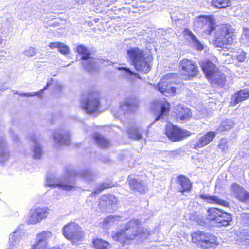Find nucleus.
Listing matches in <instances>:
<instances>
[{
    "label": "nucleus",
    "mask_w": 249,
    "mask_h": 249,
    "mask_svg": "<svg viewBox=\"0 0 249 249\" xmlns=\"http://www.w3.org/2000/svg\"><path fill=\"white\" fill-rule=\"evenodd\" d=\"M198 28L202 27L207 35H211L215 30L214 44L218 47L227 48L233 44L235 38L234 29L230 25L221 24L216 26L215 20L212 15H200L194 21Z\"/></svg>",
    "instance_id": "nucleus-1"
},
{
    "label": "nucleus",
    "mask_w": 249,
    "mask_h": 249,
    "mask_svg": "<svg viewBox=\"0 0 249 249\" xmlns=\"http://www.w3.org/2000/svg\"><path fill=\"white\" fill-rule=\"evenodd\" d=\"M152 234L149 228L142 227L141 222L138 219L133 218L124 224L122 229L112 233L113 240L122 245L128 244L132 241H142Z\"/></svg>",
    "instance_id": "nucleus-2"
},
{
    "label": "nucleus",
    "mask_w": 249,
    "mask_h": 249,
    "mask_svg": "<svg viewBox=\"0 0 249 249\" xmlns=\"http://www.w3.org/2000/svg\"><path fill=\"white\" fill-rule=\"evenodd\" d=\"M73 176L79 177L87 182L90 181L92 178L90 170L83 169L77 172L73 171L67 177L60 178H56L53 175H49L46 178V185L52 188H59L67 191H71L75 187Z\"/></svg>",
    "instance_id": "nucleus-3"
},
{
    "label": "nucleus",
    "mask_w": 249,
    "mask_h": 249,
    "mask_svg": "<svg viewBox=\"0 0 249 249\" xmlns=\"http://www.w3.org/2000/svg\"><path fill=\"white\" fill-rule=\"evenodd\" d=\"M127 55L135 69L145 73L150 71V65L144 58L143 52L138 48H131L127 50Z\"/></svg>",
    "instance_id": "nucleus-4"
},
{
    "label": "nucleus",
    "mask_w": 249,
    "mask_h": 249,
    "mask_svg": "<svg viewBox=\"0 0 249 249\" xmlns=\"http://www.w3.org/2000/svg\"><path fill=\"white\" fill-rule=\"evenodd\" d=\"M62 231L65 238L74 245L80 244L85 237L81 227L75 222H71L64 226Z\"/></svg>",
    "instance_id": "nucleus-5"
},
{
    "label": "nucleus",
    "mask_w": 249,
    "mask_h": 249,
    "mask_svg": "<svg viewBox=\"0 0 249 249\" xmlns=\"http://www.w3.org/2000/svg\"><path fill=\"white\" fill-rule=\"evenodd\" d=\"M192 239L193 243L204 249H214L219 244L215 235L201 231L193 233Z\"/></svg>",
    "instance_id": "nucleus-6"
},
{
    "label": "nucleus",
    "mask_w": 249,
    "mask_h": 249,
    "mask_svg": "<svg viewBox=\"0 0 249 249\" xmlns=\"http://www.w3.org/2000/svg\"><path fill=\"white\" fill-rule=\"evenodd\" d=\"M177 78L178 75L176 73L167 74L161 79L155 88L167 96L174 95L177 88L172 86V84L176 83Z\"/></svg>",
    "instance_id": "nucleus-7"
},
{
    "label": "nucleus",
    "mask_w": 249,
    "mask_h": 249,
    "mask_svg": "<svg viewBox=\"0 0 249 249\" xmlns=\"http://www.w3.org/2000/svg\"><path fill=\"white\" fill-rule=\"evenodd\" d=\"M138 101L133 97H128L124 99L120 103L119 108L113 111V115L116 118L126 113L132 112L135 111L138 107Z\"/></svg>",
    "instance_id": "nucleus-8"
},
{
    "label": "nucleus",
    "mask_w": 249,
    "mask_h": 249,
    "mask_svg": "<svg viewBox=\"0 0 249 249\" xmlns=\"http://www.w3.org/2000/svg\"><path fill=\"white\" fill-rule=\"evenodd\" d=\"M50 209L46 207H36L31 210L28 213L27 223L35 225L46 219L49 214Z\"/></svg>",
    "instance_id": "nucleus-9"
},
{
    "label": "nucleus",
    "mask_w": 249,
    "mask_h": 249,
    "mask_svg": "<svg viewBox=\"0 0 249 249\" xmlns=\"http://www.w3.org/2000/svg\"><path fill=\"white\" fill-rule=\"evenodd\" d=\"M166 135L172 141H180L191 135V133L178 127L171 123H168L166 124Z\"/></svg>",
    "instance_id": "nucleus-10"
},
{
    "label": "nucleus",
    "mask_w": 249,
    "mask_h": 249,
    "mask_svg": "<svg viewBox=\"0 0 249 249\" xmlns=\"http://www.w3.org/2000/svg\"><path fill=\"white\" fill-rule=\"evenodd\" d=\"M81 105L88 113L95 112L99 106V94L97 92L89 93L87 99L82 101Z\"/></svg>",
    "instance_id": "nucleus-11"
},
{
    "label": "nucleus",
    "mask_w": 249,
    "mask_h": 249,
    "mask_svg": "<svg viewBox=\"0 0 249 249\" xmlns=\"http://www.w3.org/2000/svg\"><path fill=\"white\" fill-rule=\"evenodd\" d=\"M76 50L78 53L82 55L84 68L88 71H92L96 67V62L95 59L90 57L91 53L88 49L85 46L79 45L77 47Z\"/></svg>",
    "instance_id": "nucleus-12"
},
{
    "label": "nucleus",
    "mask_w": 249,
    "mask_h": 249,
    "mask_svg": "<svg viewBox=\"0 0 249 249\" xmlns=\"http://www.w3.org/2000/svg\"><path fill=\"white\" fill-rule=\"evenodd\" d=\"M230 194L238 200L249 203V193L237 183H233L230 187Z\"/></svg>",
    "instance_id": "nucleus-13"
},
{
    "label": "nucleus",
    "mask_w": 249,
    "mask_h": 249,
    "mask_svg": "<svg viewBox=\"0 0 249 249\" xmlns=\"http://www.w3.org/2000/svg\"><path fill=\"white\" fill-rule=\"evenodd\" d=\"M127 180L130 188L133 190L143 194L147 189L146 184L139 176L130 175Z\"/></svg>",
    "instance_id": "nucleus-14"
},
{
    "label": "nucleus",
    "mask_w": 249,
    "mask_h": 249,
    "mask_svg": "<svg viewBox=\"0 0 249 249\" xmlns=\"http://www.w3.org/2000/svg\"><path fill=\"white\" fill-rule=\"evenodd\" d=\"M182 70L184 71V74L188 76H195L198 71L197 66L192 61L188 59H183L180 62Z\"/></svg>",
    "instance_id": "nucleus-15"
},
{
    "label": "nucleus",
    "mask_w": 249,
    "mask_h": 249,
    "mask_svg": "<svg viewBox=\"0 0 249 249\" xmlns=\"http://www.w3.org/2000/svg\"><path fill=\"white\" fill-rule=\"evenodd\" d=\"M216 133L214 131H209L201 136L194 145V148L198 149L202 148L209 144L216 137Z\"/></svg>",
    "instance_id": "nucleus-16"
},
{
    "label": "nucleus",
    "mask_w": 249,
    "mask_h": 249,
    "mask_svg": "<svg viewBox=\"0 0 249 249\" xmlns=\"http://www.w3.org/2000/svg\"><path fill=\"white\" fill-rule=\"evenodd\" d=\"M54 142L60 145L68 144L70 142V136L68 131L56 130L53 134Z\"/></svg>",
    "instance_id": "nucleus-17"
},
{
    "label": "nucleus",
    "mask_w": 249,
    "mask_h": 249,
    "mask_svg": "<svg viewBox=\"0 0 249 249\" xmlns=\"http://www.w3.org/2000/svg\"><path fill=\"white\" fill-rule=\"evenodd\" d=\"M199 197L209 203L216 204L227 207H228L229 206V203L228 201L221 199L216 196L202 194L200 195Z\"/></svg>",
    "instance_id": "nucleus-18"
},
{
    "label": "nucleus",
    "mask_w": 249,
    "mask_h": 249,
    "mask_svg": "<svg viewBox=\"0 0 249 249\" xmlns=\"http://www.w3.org/2000/svg\"><path fill=\"white\" fill-rule=\"evenodd\" d=\"M176 115L178 119L184 121L188 120L192 116V113L188 108L178 105L176 107Z\"/></svg>",
    "instance_id": "nucleus-19"
},
{
    "label": "nucleus",
    "mask_w": 249,
    "mask_h": 249,
    "mask_svg": "<svg viewBox=\"0 0 249 249\" xmlns=\"http://www.w3.org/2000/svg\"><path fill=\"white\" fill-rule=\"evenodd\" d=\"M178 184V190L179 192H184L189 191L192 185L189 179L183 176H179L177 179Z\"/></svg>",
    "instance_id": "nucleus-20"
},
{
    "label": "nucleus",
    "mask_w": 249,
    "mask_h": 249,
    "mask_svg": "<svg viewBox=\"0 0 249 249\" xmlns=\"http://www.w3.org/2000/svg\"><path fill=\"white\" fill-rule=\"evenodd\" d=\"M249 97V88H246L235 93L231 97V104L234 105Z\"/></svg>",
    "instance_id": "nucleus-21"
},
{
    "label": "nucleus",
    "mask_w": 249,
    "mask_h": 249,
    "mask_svg": "<svg viewBox=\"0 0 249 249\" xmlns=\"http://www.w3.org/2000/svg\"><path fill=\"white\" fill-rule=\"evenodd\" d=\"M184 35L190 40L193 47L197 50L201 51L203 49L204 45L199 40H198L194 34L190 30H185Z\"/></svg>",
    "instance_id": "nucleus-22"
},
{
    "label": "nucleus",
    "mask_w": 249,
    "mask_h": 249,
    "mask_svg": "<svg viewBox=\"0 0 249 249\" xmlns=\"http://www.w3.org/2000/svg\"><path fill=\"white\" fill-rule=\"evenodd\" d=\"M202 69L207 78L212 76L214 73L218 71L216 66L209 60H204L202 62Z\"/></svg>",
    "instance_id": "nucleus-23"
},
{
    "label": "nucleus",
    "mask_w": 249,
    "mask_h": 249,
    "mask_svg": "<svg viewBox=\"0 0 249 249\" xmlns=\"http://www.w3.org/2000/svg\"><path fill=\"white\" fill-rule=\"evenodd\" d=\"M10 157V153L7 149V144L4 138H0V163L7 161Z\"/></svg>",
    "instance_id": "nucleus-24"
},
{
    "label": "nucleus",
    "mask_w": 249,
    "mask_h": 249,
    "mask_svg": "<svg viewBox=\"0 0 249 249\" xmlns=\"http://www.w3.org/2000/svg\"><path fill=\"white\" fill-rule=\"evenodd\" d=\"M219 218L216 225L218 227L227 226L229 225V222L231 221V216L230 213L220 209Z\"/></svg>",
    "instance_id": "nucleus-25"
},
{
    "label": "nucleus",
    "mask_w": 249,
    "mask_h": 249,
    "mask_svg": "<svg viewBox=\"0 0 249 249\" xmlns=\"http://www.w3.org/2000/svg\"><path fill=\"white\" fill-rule=\"evenodd\" d=\"M30 139L33 144L34 157L36 159H39L42 154V148L39 143V139L36 135L32 136Z\"/></svg>",
    "instance_id": "nucleus-26"
},
{
    "label": "nucleus",
    "mask_w": 249,
    "mask_h": 249,
    "mask_svg": "<svg viewBox=\"0 0 249 249\" xmlns=\"http://www.w3.org/2000/svg\"><path fill=\"white\" fill-rule=\"evenodd\" d=\"M22 231L20 229H16L9 237L10 246L11 247H16L20 241L22 236Z\"/></svg>",
    "instance_id": "nucleus-27"
},
{
    "label": "nucleus",
    "mask_w": 249,
    "mask_h": 249,
    "mask_svg": "<svg viewBox=\"0 0 249 249\" xmlns=\"http://www.w3.org/2000/svg\"><path fill=\"white\" fill-rule=\"evenodd\" d=\"M208 79L211 80L213 85L217 84L220 86H223L226 81L224 75L218 71H216Z\"/></svg>",
    "instance_id": "nucleus-28"
},
{
    "label": "nucleus",
    "mask_w": 249,
    "mask_h": 249,
    "mask_svg": "<svg viewBox=\"0 0 249 249\" xmlns=\"http://www.w3.org/2000/svg\"><path fill=\"white\" fill-rule=\"evenodd\" d=\"M207 212V219L216 224L218 221L217 219L219 218V214H220V209L210 208L208 210Z\"/></svg>",
    "instance_id": "nucleus-29"
},
{
    "label": "nucleus",
    "mask_w": 249,
    "mask_h": 249,
    "mask_svg": "<svg viewBox=\"0 0 249 249\" xmlns=\"http://www.w3.org/2000/svg\"><path fill=\"white\" fill-rule=\"evenodd\" d=\"M120 219V217L117 216H109L105 218L103 221L100 224V226L103 229L106 230L108 227L117 222Z\"/></svg>",
    "instance_id": "nucleus-30"
},
{
    "label": "nucleus",
    "mask_w": 249,
    "mask_h": 249,
    "mask_svg": "<svg viewBox=\"0 0 249 249\" xmlns=\"http://www.w3.org/2000/svg\"><path fill=\"white\" fill-rule=\"evenodd\" d=\"M53 236V233L48 231H43L36 236L35 240H37L40 242L43 243L45 245H48V240Z\"/></svg>",
    "instance_id": "nucleus-31"
},
{
    "label": "nucleus",
    "mask_w": 249,
    "mask_h": 249,
    "mask_svg": "<svg viewBox=\"0 0 249 249\" xmlns=\"http://www.w3.org/2000/svg\"><path fill=\"white\" fill-rule=\"evenodd\" d=\"M117 200L114 196L112 195H106L103 196L101 198L99 204L103 206H109L110 205H114L117 203Z\"/></svg>",
    "instance_id": "nucleus-32"
},
{
    "label": "nucleus",
    "mask_w": 249,
    "mask_h": 249,
    "mask_svg": "<svg viewBox=\"0 0 249 249\" xmlns=\"http://www.w3.org/2000/svg\"><path fill=\"white\" fill-rule=\"evenodd\" d=\"M118 69L121 71L122 75L130 80H133L136 78H140L138 74L132 71L129 68L126 67H118Z\"/></svg>",
    "instance_id": "nucleus-33"
},
{
    "label": "nucleus",
    "mask_w": 249,
    "mask_h": 249,
    "mask_svg": "<svg viewBox=\"0 0 249 249\" xmlns=\"http://www.w3.org/2000/svg\"><path fill=\"white\" fill-rule=\"evenodd\" d=\"M94 139L99 146L102 147H107L110 145L109 141L101 135L96 133L94 135Z\"/></svg>",
    "instance_id": "nucleus-34"
},
{
    "label": "nucleus",
    "mask_w": 249,
    "mask_h": 249,
    "mask_svg": "<svg viewBox=\"0 0 249 249\" xmlns=\"http://www.w3.org/2000/svg\"><path fill=\"white\" fill-rule=\"evenodd\" d=\"M170 105L166 101H163L161 103V113L160 115L156 119V120L160 119H162L164 118V117H166L169 113Z\"/></svg>",
    "instance_id": "nucleus-35"
},
{
    "label": "nucleus",
    "mask_w": 249,
    "mask_h": 249,
    "mask_svg": "<svg viewBox=\"0 0 249 249\" xmlns=\"http://www.w3.org/2000/svg\"><path fill=\"white\" fill-rule=\"evenodd\" d=\"M234 125V122L230 120H227L221 123L220 125L217 128V131H224L231 129Z\"/></svg>",
    "instance_id": "nucleus-36"
},
{
    "label": "nucleus",
    "mask_w": 249,
    "mask_h": 249,
    "mask_svg": "<svg viewBox=\"0 0 249 249\" xmlns=\"http://www.w3.org/2000/svg\"><path fill=\"white\" fill-rule=\"evenodd\" d=\"M242 30L240 39V42L247 46H249V28L243 27Z\"/></svg>",
    "instance_id": "nucleus-37"
},
{
    "label": "nucleus",
    "mask_w": 249,
    "mask_h": 249,
    "mask_svg": "<svg viewBox=\"0 0 249 249\" xmlns=\"http://www.w3.org/2000/svg\"><path fill=\"white\" fill-rule=\"evenodd\" d=\"M93 244L96 249H108L109 247V243L101 239H94Z\"/></svg>",
    "instance_id": "nucleus-38"
},
{
    "label": "nucleus",
    "mask_w": 249,
    "mask_h": 249,
    "mask_svg": "<svg viewBox=\"0 0 249 249\" xmlns=\"http://www.w3.org/2000/svg\"><path fill=\"white\" fill-rule=\"evenodd\" d=\"M212 3L216 8H222L229 6L230 1V0H213Z\"/></svg>",
    "instance_id": "nucleus-39"
},
{
    "label": "nucleus",
    "mask_w": 249,
    "mask_h": 249,
    "mask_svg": "<svg viewBox=\"0 0 249 249\" xmlns=\"http://www.w3.org/2000/svg\"><path fill=\"white\" fill-rule=\"evenodd\" d=\"M129 137L134 140H140L142 138L141 131L137 128H132L128 132Z\"/></svg>",
    "instance_id": "nucleus-40"
},
{
    "label": "nucleus",
    "mask_w": 249,
    "mask_h": 249,
    "mask_svg": "<svg viewBox=\"0 0 249 249\" xmlns=\"http://www.w3.org/2000/svg\"><path fill=\"white\" fill-rule=\"evenodd\" d=\"M23 53L25 56L27 57H33L37 53V51L36 48L32 47H29L27 48L23 51Z\"/></svg>",
    "instance_id": "nucleus-41"
},
{
    "label": "nucleus",
    "mask_w": 249,
    "mask_h": 249,
    "mask_svg": "<svg viewBox=\"0 0 249 249\" xmlns=\"http://www.w3.org/2000/svg\"><path fill=\"white\" fill-rule=\"evenodd\" d=\"M228 143V141L227 140V139L225 138H222L220 141L218 147L220 150H221V151L226 152L227 151L229 147Z\"/></svg>",
    "instance_id": "nucleus-42"
},
{
    "label": "nucleus",
    "mask_w": 249,
    "mask_h": 249,
    "mask_svg": "<svg viewBox=\"0 0 249 249\" xmlns=\"http://www.w3.org/2000/svg\"><path fill=\"white\" fill-rule=\"evenodd\" d=\"M238 53V54H236L234 56V58H235L239 62H244L246 58V53L243 50L240 49L239 50Z\"/></svg>",
    "instance_id": "nucleus-43"
},
{
    "label": "nucleus",
    "mask_w": 249,
    "mask_h": 249,
    "mask_svg": "<svg viewBox=\"0 0 249 249\" xmlns=\"http://www.w3.org/2000/svg\"><path fill=\"white\" fill-rule=\"evenodd\" d=\"M47 245L40 242L37 240H35V242L32 245L30 249H45Z\"/></svg>",
    "instance_id": "nucleus-44"
},
{
    "label": "nucleus",
    "mask_w": 249,
    "mask_h": 249,
    "mask_svg": "<svg viewBox=\"0 0 249 249\" xmlns=\"http://www.w3.org/2000/svg\"><path fill=\"white\" fill-rule=\"evenodd\" d=\"M58 50L63 54H67L69 53V47L63 43H60Z\"/></svg>",
    "instance_id": "nucleus-45"
},
{
    "label": "nucleus",
    "mask_w": 249,
    "mask_h": 249,
    "mask_svg": "<svg viewBox=\"0 0 249 249\" xmlns=\"http://www.w3.org/2000/svg\"><path fill=\"white\" fill-rule=\"evenodd\" d=\"M112 187V186L110 184H109V183H103L101 185V186L99 188H98L96 190V191H95L94 192L92 193L91 194L92 195L95 194L96 193H97V191L98 192H100L101 191H102V190H103L105 189L109 188H110V187Z\"/></svg>",
    "instance_id": "nucleus-46"
},
{
    "label": "nucleus",
    "mask_w": 249,
    "mask_h": 249,
    "mask_svg": "<svg viewBox=\"0 0 249 249\" xmlns=\"http://www.w3.org/2000/svg\"><path fill=\"white\" fill-rule=\"evenodd\" d=\"M52 81H53V79H51V80H50L47 82V85L46 86V87H44V88L42 90H40V91H38V92H35V93H36V95H37V96H40V95H41L43 93V91H44V90H46V89L48 88V87L49 85H50V84H51V83H52Z\"/></svg>",
    "instance_id": "nucleus-47"
},
{
    "label": "nucleus",
    "mask_w": 249,
    "mask_h": 249,
    "mask_svg": "<svg viewBox=\"0 0 249 249\" xmlns=\"http://www.w3.org/2000/svg\"><path fill=\"white\" fill-rule=\"evenodd\" d=\"M61 42H51L49 44V46L51 49H54L57 48L58 49L59 45Z\"/></svg>",
    "instance_id": "nucleus-48"
},
{
    "label": "nucleus",
    "mask_w": 249,
    "mask_h": 249,
    "mask_svg": "<svg viewBox=\"0 0 249 249\" xmlns=\"http://www.w3.org/2000/svg\"><path fill=\"white\" fill-rule=\"evenodd\" d=\"M244 242L245 245H249V232H247Z\"/></svg>",
    "instance_id": "nucleus-49"
},
{
    "label": "nucleus",
    "mask_w": 249,
    "mask_h": 249,
    "mask_svg": "<svg viewBox=\"0 0 249 249\" xmlns=\"http://www.w3.org/2000/svg\"><path fill=\"white\" fill-rule=\"evenodd\" d=\"M36 93H35V92H31L29 93H20V95L21 96H26L27 97H30V96H34L36 95Z\"/></svg>",
    "instance_id": "nucleus-50"
},
{
    "label": "nucleus",
    "mask_w": 249,
    "mask_h": 249,
    "mask_svg": "<svg viewBox=\"0 0 249 249\" xmlns=\"http://www.w3.org/2000/svg\"><path fill=\"white\" fill-rule=\"evenodd\" d=\"M87 0H75V2L78 5H83L85 4Z\"/></svg>",
    "instance_id": "nucleus-51"
},
{
    "label": "nucleus",
    "mask_w": 249,
    "mask_h": 249,
    "mask_svg": "<svg viewBox=\"0 0 249 249\" xmlns=\"http://www.w3.org/2000/svg\"><path fill=\"white\" fill-rule=\"evenodd\" d=\"M13 139V140L16 142H17L18 141V137L17 135H14Z\"/></svg>",
    "instance_id": "nucleus-52"
},
{
    "label": "nucleus",
    "mask_w": 249,
    "mask_h": 249,
    "mask_svg": "<svg viewBox=\"0 0 249 249\" xmlns=\"http://www.w3.org/2000/svg\"><path fill=\"white\" fill-rule=\"evenodd\" d=\"M49 249H61L60 247H53Z\"/></svg>",
    "instance_id": "nucleus-53"
},
{
    "label": "nucleus",
    "mask_w": 249,
    "mask_h": 249,
    "mask_svg": "<svg viewBox=\"0 0 249 249\" xmlns=\"http://www.w3.org/2000/svg\"><path fill=\"white\" fill-rule=\"evenodd\" d=\"M3 39L1 37H0V45L2 43Z\"/></svg>",
    "instance_id": "nucleus-54"
},
{
    "label": "nucleus",
    "mask_w": 249,
    "mask_h": 249,
    "mask_svg": "<svg viewBox=\"0 0 249 249\" xmlns=\"http://www.w3.org/2000/svg\"><path fill=\"white\" fill-rule=\"evenodd\" d=\"M198 224H200V225H203V224H205V222L204 221H203L202 222H198Z\"/></svg>",
    "instance_id": "nucleus-55"
},
{
    "label": "nucleus",
    "mask_w": 249,
    "mask_h": 249,
    "mask_svg": "<svg viewBox=\"0 0 249 249\" xmlns=\"http://www.w3.org/2000/svg\"><path fill=\"white\" fill-rule=\"evenodd\" d=\"M151 249H162L160 248H152Z\"/></svg>",
    "instance_id": "nucleus-56"
}]
</instances>
